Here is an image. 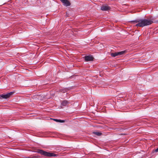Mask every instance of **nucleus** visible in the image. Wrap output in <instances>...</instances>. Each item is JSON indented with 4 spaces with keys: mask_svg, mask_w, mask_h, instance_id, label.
Here are the masks:
<instances>
[{
    "mask_svg": "<svg viewBox=\"0 0 158 158\" xmlns=\"http://www.w3.org/2000/svg\"><path fill=\"white\" fill-rule=\"evenodd\" d=\"M93 133L98 136H100L102 135V133L99 131H94L93 132Z\"/></svg>",
    "mask_w": 158,
    "mask_h": 158,
    "instance_id": "9",
    "label": "nucleus"
},
{
    "mask_svg": "<svg viewBox=\"0 0 158 158\" xmlns=\"http://www.w3.org/2000/svg\"><path fill=\"white\" fill-rule=\"evenodd\" d=\"M131 22L134 23H137L135 25L136 26L142 27L150 25L153 23V21L151 20L145 19H137L135 20L131 21Z\"/></svg>",
    "mask_w": 158,
    "mask_h": 158,
    "instance_id": "1",
    "label": "nucleus"
},
{
    "mask_svg": "<svg viewBox=\"0 0 158 158\" xmlns=\"http://www.w3.org/2000/svg\"><path fill=\"white\" fill-rule=\"evenodd\" d=\"M13 93L10 92L9 93L6 94H2L0 95V98L2 97L3 98L6 99L9 98L11 95H12Z\"/></svg>",
    "mask_w": 158,
    "mask_h": 158,
    "instance_id": "4",
    "label": "nucleus"
},
{
    "mask_svg": "<svg viewBox=\"0 0 158 158\" xmlns=\"http://www.w3.org/2000/svg\"><path fill=\"white\" fill-rule=\"evenodd\" d=\"M68 103V102L66 101H64L61 103V105L63 106H65Z\"/></svg>",
    "mask_w": 158,
    "mask_h": 158,
    "instance_id": "10",
    "label": "nucleus"
},
{
    "mask_svg": "<svg viewBox=\"0 0 158 158\" xmlns=\"http://www.w3.org/2000/svg\"><path fill=\"white\" fill-rule=\"evenodd\" d=\"M53 120L56 122H60V123H63L64 122V120H61L60 119H53Z\"/></svg>",
    "mask_w": 158,
    "mask_h": 158,
    "instance_id": "11",
    "label": "nucleus"
},
{
    "mask_svg": "<svg viewBox=\"0 0 158 158\" xmlns=\"http://www.w3.org/2000/svg\"><path fill=\"white\" fill-rule=\"evenodd\" d=\"M155 152H158V148L155 150Z\"/></svg>",
    "mask_w": 158,
    "mask_h": 158,
    "instance_id": "13",
    "label": "nucleus"
},
{
    "mask_svg": "<svg viewBox=\"0 0 158 158\" xmlns=\"http://www.w3.org/2000/svg\"><path fill=\"white\" fill-rule=\"evenodd\" d=\"M110 9V7L107 5H103L101 7V9L102 11H107Z\"/></svg>",
    "mask_w": 158,
    "mask_h": 158,
    "instance_id": "5",
    "label": "nucleus"
},
{
    "mask_svg": "<svg viewBox=\"0 0 158 158\" xmlns=\"http://www.w3.org/2000/svg\"><path fill=\"white\" fill-rule=\"evenodd\" d=\"M65 90H64V91H63V92L64 93V92H65Z\"/></svg>",
    "mask_w": 158,
    "mask_h": 158,
    "instance_id": "14",
    "label": "nucleus"
},
{
    "mask_svg": "<svg viewBox=\"0 0 158 158\" xmlns=\"http://www.w3.org/2000/svg\"><path fill=\"white\" fill-rule=\"evenodd\" d=\"M118 56H121L123 55L126 52V51L124 50L121 52H118Z\"/></svg>",
    "mask_w": 158,
    "mask_h": 158,
    "instance_id": "7",
    "label": "nucleus"
},
{
    "mask_svg": "<svg viewBox=\"0 0 158 158\" xmlns=\"http://www.w3.org/2000/svg\"><path fill=\"white\" fill-rule=\"evenodd\" d=\"M37 152L48 157L56 156L57 155L52 153L47 152L42 150H38Z\"/></svg>",
    "mask_w": 158,
    "mask_h": 158,
    "instance_id": "2",
    "label": "nucleus"
},
{
    "mask_svg": "<svg viewBox=\"0 0 158 158\" xmlns=\"http://www.w3.org/2000/svg\"><path fill=\"white\" fill-rule=\"evenodd\" d=\"M118 52H115L114 53H111L110 55L111 56L114 57H115L117 56H118Z\"/></svg>",
    "mask_w": 158,
    "mask_h": 158,
    "instance_id": "8",
    "label": "nucleus"
},
{
    "mask_svg": "<svg viewBox=\"0 0 158 158\" xmlns=\"http://www.w3.org/2000/svg\"><path fill=\"white\" fill-rule=\"evenodd\" d=\"M27 158H32V157H27Z\"/></svg>",
    "mask_w": 158,
    "mask_h": 158,
    "instance_id": "15",
    "label": "nucleus"
},
{
    "mask_svg": "<svg viewBox=\"0 0 158 158\" xmlns=\"http://www.w3.org/2000/svg\"><path fill=\"white\" fill-rule=\"evenodd\" d=\"M23 69H24V68H23Z\"/></svg>",
    "mask_w": 158,
    "mask_h": 158,
    "instance_id": "16",
    "label": "nucleus"
},
{
    "mask_svg": "<svg viewBox=\"0 0 158 158\" xmlns=\"http://www.w3.org/2000/svg\"><path fill=\"white\" fill-rule=\"evenodd\" d=\"M63 4V5L66 6H69L70 5V3L68 0H60Z\"/></svg>",
    "mask_w": 158,
    "mask_h": 158,
    "instance_id": "6",
    "label": "nucleus"
},
{
    "mask_svg": "<svg viewBox=\"0 0 158 158\" xmlns=\"http://www.w3.org/2000/svg\"><path fill=\"white\" fill-rule=\"evenodd\" d=\"M83 58L86 62L93 61L94 59V58L93 56L91 55L85 56Z\"/></svg>",
    "mask_w": 158,
    "mask_h": 158,
    "instance_id": "3",
    "label": "nucleus"
},
{
    "mask_svg": "<svg viewBox=\"0 0 158 158\" xmlns=\"http://www.w3.org/2000/svg\"><path fill=\"white\" fill-rule=\"evenodd\" d=\"M40 157L39 156H34L32 157V158H39Z\"/></svg>",
    "mask_w": 158,
    "mask_h": 158,
    "instance_id": "12",
    "label": "nucleus"
}]
</instances>
